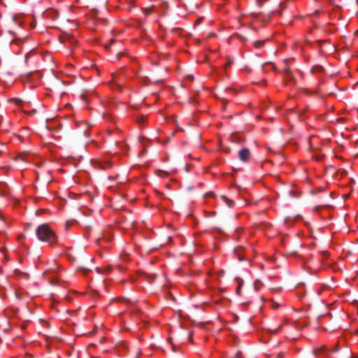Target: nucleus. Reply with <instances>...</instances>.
Segmentation results:
<instances>
[{
  "label": "nucleus",
  "instance_id": "nucleus-1",
  "mask_svg": "<svg viewBox=\"0 0 358 358\" xmlns=\"http://www.w3.org/2000/svg\"><path fill=\"white\" fill-rule=\"evenodd\" d=\"M36 234L41 241L47 242L51 246H54L57 243V236L48 224L39 225L36 229Z\"/></svg>",
  "mask_w": 358,
  "mask_h": 358
},
{
  "label": "nucleus",
  "instance_id": "nucleus-2",
  "mask_svg": "<svg viewBox=\"0 0 358 358\" xmlns=\"http://www.w3.org/2000/svg\"><path fill=\"white\" fill-rule=\"evenodd\" d=\"M55 272H56V271L55 268H50V269L46 270L43 273L44 277L48 280L50 284H51L52 285H55L56 282L57 280V277L55 275Z\"/></svg>",
  "mask_w": 358,
  "mask_h": 358
},
{
  "label": "nucleus",
  "instance_id": "nucleus-3",
  "mask_svg": "<svg viewBox=\"0 0 358 358\" xmlns=\"http://www.w3.org/2000/svg\"><path fill=\"white\" fill-rule=\"evenodd\" d=\"M250 152L248 148H242L238 152V159L243 162H247L250 159Z\"/></svg>",
  "mask_w": 358,
  "mask_h": 358
},
{
  "label": "nucleus",
  "instance_id": "nucleus-4",
  "mask_svg": "<svg viewBox=\"0 0 358 358\" xmlns=\"http://www.w3.org/2000/svg\"><path fill=\"white\" fill-rule=\"evenodd\" d=\"M290 59H285L284 60V63H285V65L283 71H284V73L285 75V78L287 79L288 80H293V77L292 76V71H291L289 66L287 64V62Z\"/></svg>",
  "mask_w": 358,
  "mask_h": 358
},
{
  "label": "nucleus",
  "instance_id": "nucleus-5",
  "mask_svg": "<svg viewBox=\"0 0 358 358\" xmlns=\"http://www.w3.org/2000/svg\"><path fill=\"white\" fill-rule=\"evenodd\" d=\"M94 166L100 169L106 170L112 166V163L110 162H96Z\"/></svg>",
  "mask_w": 358,
  "mask_h": 358
},
{
  "label": "nucleus",
  "instance_id": "nucleus-6",
  "mask_svg": "<svg viewBox=\"0 0 358 358\" xmlns=\"http://www.w3.org/2000/svg\"><path fill=\"white\" fill-rule=\"evenodd\" d=\"M8 194V187L3 183L0 184V194L6 196Z\"/></svg>",
  "mask_w": 358,
  "mask_h": 358
},
{
  "label": "nucleus",
  "instance_id": "nucleus-7",
  "mask_svg": "<svg viewBox=\"0 0 358 358\" xmlns=\"http://www.w3.org/2000/svg\"><path fill=\"white\" fill-rule=\"evenodd\" d=\"M111 269H112V266L111 265H108V266H106L104 268V270H101L100 268H96V271L99 273L107 274V273H108L111 271Z\"/></svg>",
  "mask_w": 358,
  "mask_h": 358
},
{
  "label": "nucleus",
  "instance_id": "nucleus-8",
  "mask_svg": "<svg viewBox=\"0 0 358 358\" xmlns=\"http://www.w3.org/2000/svg\"><path fill=\"white\" fill-rule=\"evenodd\" d=\"M324 71L323 66L320 65H316L311 69L312 73H322Z\"/></svg>",
  "mask_w": 358,
  "mask_h": 358
},
{
  "label": "nucleus",
  "instance_id": "nucleus-9",
  "mask_svg": "<svg viewBox=\"0 0 358 358\" xmlns=\"http://www.w3.org/2000/svg\"><path fill=\"white\" fill-rule=\"evenodd\" d=\"M221 198H222V199H223V200H224V201L227 203V205H228V206H229V208H231V207H232V206H233V204H234V201H231V200L229 199H228V198H227V197H226V196H224V195H222V196H221Z\"/></svg>",
  "mask_w": 358,
  "mask_h": 358
},
{
  "label": "nucleus",
  "instance_id": "nucleus-10",
  "mask_svg": "<svg viewBox=\"0 0 358 358\" xmlns=\"http://www.w3.org/2000/svg\"><path fill=\"white\" fill-rule=\"evenodd\" d=\"M266 41V40L256 41L254 42V45L256 48H259L262 47L265 43Z\"/></svg>",
  "mask_w": 358,
  "mask_h": 358
},
{
  "label": "nucleus",
  "instance_id": "nucleus-11",
  "mask_svg": "<svg viewBox=\"0 0 358 358\" xmlns=\"http://www.w3.org/2000/svg\"><path fill=\"white\" fill-rule=\"evenodd\" d=\"M203 17H199L194 22V24L195 25H197V24H199L200 23H201V22L203 21Z\"/></svg>",
  "mask_w": 358,
  "mask_h": 358
},
{
  "label": "nucleus",
  "instance_id": "nucleus-12",
  "mask_svg": "<svg viewBox=\"0 0 358 358\" xmlns=\"http://www.w3.org/2000/svg\"><path fill=\"white\" fill-rule=\"evenodd\" d=\"M145 117H143V116H141L140 118H138L137 119V121L139 122V123H141V122H143L145 121Z\"/></svg>",
  "mask_w": 358,
  "mask_h": 358
},
{
  "label": "nucleus",
  "instance_id": "nucleus-13",
  "mask_svg": "<svg viewBox=\"0 0 358 358\" xmlns=\"http://www.w3.org/2000/svg\"><path fill=\"white\" fill-rule=\"evenodd\" d=\"M232 64H233V62L229 59V60H228V62H227V64L224 65V67L226 68V67H227V66H231Z\"/></svg>",
  "mask_w": 358,
  "mask_h": 358
},
{
  "label": "nucleus",
  "instance_id": "nucleus-14",
  "mask_svg": "<svg viewBox=\"0 0 358 358\" xmlns=\"http://www.w3.org/2000/svg\"><path fill=\"white\" fill-rule=\"evenodd\" d=\"M284 355H285V354L282 353H282H279V354L276 355L275 358H283Z\"/></svg>",
  "mask_w": 358,
  "mask_h": 358
},
{
  "label": "nucleus",
  "instance_id": "nucleus-15",
  "mask_svg": "<svg viewBox=\"0 0 358 358\" xmlns=\"http://www.w3.org/2000/svg\"><path fill=\"white\" fill-rule=\"evenodd\" d=\"M80 269L82 270V271L84 274H86L87 273V271H89L87 268H80Z\"/></svg>",
  "mask_w": 358,
  "mask_h": 358
},
{
  "label": "nucleus",
  "instance_id": "nucleus-16",
  "mask_svg": "<svg viewBox=\"0 0 358 358\" xmlns=\"http://www.w3.org/2000/svg\"><path fill=\"white\" fill-rule=\"evenodd\" d=\"M320 10H315L314 13H313V15L315 16V17H317L320 14Z\"/></svg>",
  "mask_w": 358,
  "mask_h": 358
},
{
  "label": "nucleus",
  "instance_id": "nucleus-17",
  "mask_svg": "<svg viewBox=\"0 0 358 358\" xmlns=\"http://www.w3.org/2000/svg\"><path fill=\"white\" fill-rule=\"evenodd\" d=\"M117 268H118V270H119L120 271H124V270L125 269L124 268L122 267V266H120V265H117Z\"/></svg>",
  "mask_w": 358,
  "mask_h": 358
},
{
  "label": "nucleus",
  "instance_id": "nucleus-18",
  "mask_svg": "<svg viewBox=\"0 0 358 358\" xmlns=\"http://www.w3.org/2000/svg\"><path fill=\"white\" fill-rule=\"evenodd\" d=\"M322 254L324 257H327L329 256V253L327 251L322 252Z\"/></svg>",
  "mask_w": 358,
  "mask_h": 358
},
{
  "label": "nucleus",
  "instance_id": "nucleus-19",
  "mask_svg": "<svg viewBox=\"0 0 358 358\" xmlns=\"http://www.w3.org/2000/svg\"><path fill=\"white\" fill-rule=\"evenodd\" d=\"M236 231L238 233H240L241 231H243V229H242V228H239V227H238V228H236Z\"/></svg>",
  "mask_w": 358,
  "mask_h": 358
},
{
  "label": "nucleus",
  "instance_id": "nucleus-20",
  "mask_svg": "<svg viewBox=\"0 0 358 358\" xmlns=\"http://www.w3.org/2000/svg\"><path fill=\"white\" fill-rule=\"evenodd\" d=\"M236 292H237L238 294H240V293H241V286H239V287H238V289H237V290H236Z\"/></svg>",
  "mask_w": 358,
  "mask_h": 358
},
{
  "label": "nucleus",
  "instance_id": "nucleus-21",
  "mask_svg": "<svg viewBox=\"0 0 358 358\" xmlns=\"http://www.w3.org/2000/svg\"><path fill=\"white\" fill-rule=\"evenodd\" d=\"M350 358H358V357L354 355H350Z\"/></svg>",
  "mask_w": 358,
  "mask_h": 358
},
{
  "label": "nucleus",
  "instance_id": "nucleus-22",
  "mask_svg": "<svg viewBox=\"0 0 358 358\" xmlns=\"http://www.w3.org/2000/svg\"><path fill=\"white\" fill-rule=\"evenodd\" d=\"M338 350V348L337 347H336L334 350H333V352H336Z\"/></svg>",
  "mask_w": 358,
  "mask_h": 358
},
{
  "label": "nucleus",
  "instance_id": "nucleus-23",
  "mask_svg": "<svg viewBox=\"0 0 358 358\" xmlns=\"http://www.w3.org/2000/svg\"><path fill=\"white\" fill-rule=\"evenodd\" d=\"M110 46V45H106L105 47H106V48H109Z\"/></svg>",
  "mask_w": 358,
  "mask_h": 358
},
{
  "label": "nucleus",
  "instance_id": "nucleus-24",
  "mask_svg": "<svg viewBox=\"0 0 358 358\" xmlns=\"http://www.w3.org/2000/svg\"><path fill=\"white\" fill-rule=\"evenodd\" d=\"M289 194L294 195L293 191H289Z\"/></svg>",
  "mask_w": 358,
  "mask_h": 358
},
{
  "label": "nucleus",
  "instance_id": "nucleus-25",
  "mask_svg": "<svg viewBox=\"0 0 358 358\" xmlns=\"http://www.w3.org/2000/svg\"><path fill=\"white\" fill-rule=\"evenodd\" d=\"M280 6H284V3H280Z\"/></svg>",
  "mask_w": 358,
  "mask_h": 358
},
{
  "label": "nucleus",
  "instance_id": "nucleus-26",
  "mask_svg": "<svg viewBox=\"0 0 358 358\" xmlns=\"http://www.w3.org/2000/svg\"><path fill=\"white\" fill-rule=\"evenodd\" d=\"M82 96H83V99L84 100H85V95H84V94H83V95H82Z\"/></svg>",
  "mask_w": 358,
  "mask_h": 358
},
{
  "label": "nucleus",
  "instance_id": "nucleus-27",
  "mask_svg": "<svg viewBox=\"0 0 358 358\" xmlns=\"http://www.w3.org/2000/svg\"><path fill=\"white\" fill-rule=\"evenodd\" d=\"M114 41H115V39H114V38H113V39H111V41H110V42H111V43H113Z\"/></svg>",
  "mask_w": 358,
  "mask_h": 358
},
{
  "label": "nucleus",
  "instance_id": "nucleus-28",
  "mask_svg": "<svg viewBox=\"0 0 358 358\" xmlns=\"http://www.w3.org/2000/svg\"><path fill=\"white\" fill-rule=\"evenodd\" d=\"M240 354H241V352H240V351H238V352H237V356H238Z\"/></svg>",
  "mask_w": 358,
  "mask_h": 358
},
{
  "label": "nucleus",
  "instance_id": "nucleus-29",
  "mask_svg": "<svg viewBox=\"0 0 358 358\" xmlns=\"http://www.w3.org/2000/svg\"><path fill=\"white\" fill-rule=\"evenodd\" d=\"M13 21H15L16 20V17H13Z\"/></svg>",
  "mask_w": 358,
  "mask_h": 358
},
{
  "label": "nucleus",
  "instance_id": "nucleus-30",
  "mask_svg": "<svg viewBox=\"0 0 358 358\" xmlns=\"http://www.w3.org/2000/svg\"><path fill=\"white\" fill-rule=\"evenodd\" d=\"M189 77L191 79H193V76H189Z\"/></svg>",
  "mask_w": 358,
  "mask_h": 358
},
{
  "label": "nucleus",
  "instance_id": "nucleus-31",
  "mask_svg": "<svg viewBox=\"0 0 358 358\" xmlns=\"http://www.w3.org/2000/svg\"><path fill=\"white\" fill-rule=\"evenodd\" d=\"M313 353H314V354H317V351H316V350H314V351H313Z\"/></svg>",
  "mask_w": 358,
  "mask_h": 358
},
{
  "label": "nucleus",
  "instance_id": "nucleus-32",
  "mask_svg": "<svg viewBox=\"0 0 358 358\" xmlns=\"http://www.w3.org/2000/svg\"><path fill=\"white\" fill-rule=\"evenodd\" d=\"M267 63H264L263 65H262V68L264 67V65H266Z\"/></svg>",
  "mask_w": 358,
  "mask_h": 358
},
{
  "label": "nucleus",
  "instance_id": "nucleus-33",
  "mask_svg": "<svg viewBox=\"0 0 358 358\" xmlns=\"http://www.w3.org/2000/svg\"><path fill=\"white\" fill-rule=\"evenodd\" d=\"M213 214H215V212H212V213H210V215H213Z\"/></svg>",
  "mask_w": 358,
  "mask_h": 358
},
{
  "label": "nucleus",
  "instance_id": "nucleus-34",
  "mask_svg": "<svg viewBox=\"0 0 358 358\" xmlns=\"http://www.w3.org/2000/svg\"><path fill=\"white\" fill-rule=\"evenodd\" d=\"M213 214H215V212H212V213H210V215H213Z\"/></svg>",
  "mask_w": 358,
  "mask_h": 358
},
{
  "label": "nucleus",
  "instance_id": "nucleus-35",
  "mask_svg": "<svg viewBox=\"0 0 358 358\" xmlns=\"http://www.w3.org/2000/svg\"><path fill=\"white\" fill-rule=\"evenodd\" d=\"M278 332V330H275L274 333L276 334Z\"/></svg>",
  "mask_w": 358,
  "mask_h": 358
},
{
  "label": "nucleus",
  "instance_id": "nucleus-36",
  "mask_svg": "<svg viewBox=\"0 0 358 358\" xmlns=\"http://www.w3.org/2000/svg\"><path fill=\"white\" fill-rule=\"evenodd\" d=\"M356 85H358V82L356 83Z\"/></svg>",
  "mask_w": 358,
  "mask_h": 358
},
{
  "label": "nucleus",
  "instance_id": "nucleus-37",
  "mask_svg": "<svg viewBox=\"0 0 358 358\" xmlns=\"http://www.w3.org/2000/svg\"><path fill=\"white\" fill-rule=\"evenodd\" d=\"M357 3H358V0H357Z\"/></svg>",
  "mask_w": 358,
  "mask_h": 358
}]
</instances>
